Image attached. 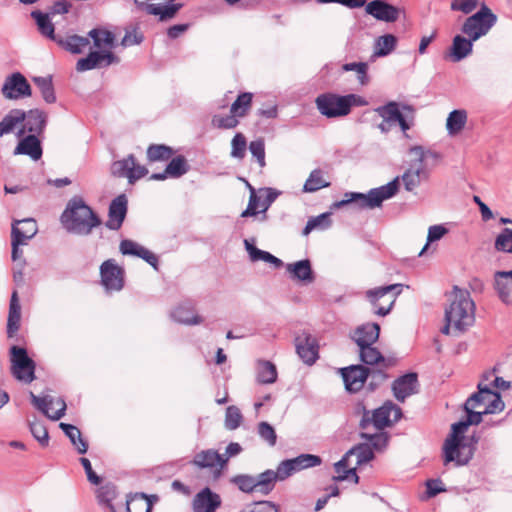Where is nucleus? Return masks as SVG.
I'll return each instance as SVG.
<instances>
[{"instance_id": "f257e3e1", "label": "nucleus", "mask_w": 512, "mask_h": 512, "mask_svg": "<svg viewBox=\"0 0 512 512\" xmlns=\"http://www.w3.org/2000/svg\"><path fill=\"white\" fill-rule=\"evenodd\" d=\"M467 420L454 423L451 433L444 444L445 463L455 462L465 465L474 454V443L465 438L464 434L470 425H477L486 414L499 413L504 409L500 395L489 388L484 381L478 383V392L471 395L465 402Z\"/></svg>"}, {"instance_id": "f03ea898", "label": "nucleus", "mask_w": 512, "mask_h": 512, "mask_svg": "<svg viewBox=\"0 0 512 512\" xmlns=\"http://www.w3.org/2000/svg\"><path fill=\"white\" fill-rule=\"evenodd\" d=\"M476 306L467 289L454 286L449 294V304L445 309V325L442 333L459 335L475 322Z\"/></svg>"}, {"instance_id": "7ed1b4c3", "label": "nucleus", "mask_w": 512, "mask_h": 512, "mask_svg": "<svg viewBox=\"0 0 512 512\" xmlns=\"http://www.w3.org/2000/svg\"><path fill=\"white\" fill-rule=\"evenodd\" d=\"M362 436L367 438L369 443L354 446L347 451L340 461L335 463L334 468L336 476H334V480H352L354 483H358L359 477L356 474V469L373 459L374 454L372 446L375 448H381L387 443V438L383 433H375L372 435L363 433Z\"/></svg>"}, {"instance_id": "20e7f679", "label": "nucleus", "mask_w": 512, "mask_h": 512, "mask_svg": "<svg viewBox=\"0 0 512 512\" xmlns=\"http://www.w3.org/2000/svg\"><path fill=\"white\" fill-rule=\"evenodd\" d=\"M408 168L401 176L405 190L411 192L415 190L423 181H427L430 172L425 162L429 159L438 160L439 154L421 145L411 146L408 151Z\"/></svg>"}, {"instance_id": "39448f33", "label": "nucleus", "mask_w": 512, "mask_h": 512, "mask_svg": "<svg viewBox=\"0 0 512 512\" xmlns=\"http://www.w3.org/2000/svg\"><path fill=\"white\" fill-rule=\"evenodd\" d=\"M64 227L72 233L87 235L100 221L82 199H72L61 216Z\"/></svg>"}, {"instance_id": "423d86ee", "label": "nucleus", "mask_w": 512, "mask_h": 512, "mask_svg": "<svg viewBox=\"0 0 512 512\" xmlns=\"http://www.w3.org/2000/svg\"><path fill=\"white\" fill-rule=\"evenodd\" d=\"M315 104L323 116L339 118L348 115L352 107L365 106L368 102L357 94L338 95L325 93L316 98Z\"/></svg>"}, {"instance_id": "0eeeda50", "label": "nucleus", "mask_w": 512, "mask_h": 512, "mask_svg": "<svg viewBox=\"0 0 512 512\" xmlns=\"http://www.w3.org/2000/svg\"><path fill=\"white\" fill-rule=\"evenodd\" d=\"M398 180L395 178L386 185L371 189L367 194L362 193H346L345 198L334 204L339 208L349 203H357L360 208L373 209L381 206L382 202L392 198L398 191Z\"/></svg>"}, {"instance_id": "6e6552de", "label": "nucleus", "mask_w": 512, "mask_h": 512, "mask_svg": "<svg viewBox=\"0 0 512 512\" xmlns=\"http://www.w3.org/2000/svg\"><path fill=\"white\" fill-rule=\"evenodd\" d=\"M497 16L485 4L473 15L467 17L462 25V33L477 41L488 34L491 28L496 24Z\"/></svg>"}, {"instance_id": "1a4fd4ad", "label": "nucleus", "mask_w": 512, "mask_h": 512, "mask_svg": "<svg viewBox=\"0 0 512 512\" xmlns=\"http://www.w3.org/2000/svg\"><path fill=\"white\" fill-rule=\"evenodd\" d=\"M402 292L401 284H392L366 291V297L375 308V314L386 316L392 309L397 297Z\"/></svg>"}, {"instance_id": "9d476101", "label": "nucleus", "mask_w": 512, "mask_h": 512, "mask_svg": "<svg viewBox=\"0 0 512 512\" xmlns=\"http://www.w3.org/2000/svg\"><path fill=\"white\" fill-rule=\"evenodd\" d=\"M375 112L391 125L398 123L404 137L408 138L407 131L414 125V110L408 106H403L400 110L396 102H389L384 106L375 109Z\"/></svg>"}, {"instance_id": "9b49d317", "label": "nucleus", "mask_w": 512, "mask_h": 512, "mask_svg": "<svg viewBox=\"0 0 512 512\" xmlns=\"http://www.w3.org/2000/svg\"><path fill=\"white\" fill-rule=\"evenodd\" d=\"M11 353V372L21 382L30 383L35 378V363L24 348L13 346Z\"/></svg>"}, {"instance_id": "f8f14e48", "label": "nucleus", "mask_w": 512, "mask_h": 512, "mask_svg": "<svg viewBox=\"0 0 512 512\" xmlns=\"http://www.w3.org/2000/svg\"><path fill=\"white\" fill-rule=\"evenodd\" d=\"M400 418L401 409L392 402H387L374 410L371 417L370 413L366 412L361 420V427L366 429L370 424H373L377 430H381L392 425Z\"/></svg>"}, {"instance_id": "ddd939ff", "label": "nucleus", "mask_w": 512, "mask_h": 512, "mask_svg": "<svg viewBox=\"0 0 512 512\" xmlns=\"http://www.w3.org/2000/svg\"><path fill=\"white\" fill-rule=\"evenodd\" d=\"M1 91L8 100H18L32 95L30 84L19 72H15L5 79Z\"/></svg>"}, {"instance_id": "4468645a", "label": "nucleus", "mask_w": 512, "mask_h": 512, "mask_svg": "<svg viewBox=\"0 0 512 512\" xmlns=\"http://www.w3.org/2000/svg\"><path fill=\"white\" fill-rule=\"evenodd\" d=\"M101 283L107 291H120L124 286V271L113 259L100 266Z\"/></svg>"}, {"instance_id": "2eb2a0df", "label": "nucleus", "mask_w": 512, "mask_h": 512, "mask_svg": "<svg viewBox=\"0 0 512 512\" xmlns=\"http://www.w3.org/2000/svg\"><path fill=\"white\" fill-rule=\"evenodd\" d=\"M111 170L113 175L127 178L130 184L148 174V170L144 166L137 164L132 155L115 161L112 164Z\"/></svg>"}, {"instance_id": "dca6fc26", "label": "nucleus", "mask_w": 512, "mask_h": 512, "mask_svg": "<svg viewBox=\"0 0 512 512\" xmlns=\"http://www.w3.org/2000/svg\"><path fill=\"white\" fill-rule=\"evenodd\" d=\"M365 11L378 21L387 23L396 22L401 13H405V10L394 6L384 0H373L369 3H365Z\"/></svg>"}, {"instance_id": "f3484780", "label": "nucleus", "mask_w": 512, "mask_h": 512, "mask_svg": "<svg viewBox=\"0 0 512 512\" xmlns=\"http://www.w3.org/2000/svg\"><path fill=\"white\" fill-rule=\"evenodd\" d=\"M174 0H135L137 6L148 14L158 16L161 21L174 17L179 6L172 4Z\"/></svg>"}, {"instance_id": "a211bd4d", "label": "nucleus", "mask_w": 512, "mask_h": 512, "mask_svg": "<svg viewBox=\"0 0 512 512\" xmlns=\"http://www.w3.org/2000/svg\"><path fill=\"white\" fill-rule=\"evenodd\" d=\"M31 399L33 404L52 420H59L65 414L66 403L62 398L52 396L40 398L31 393Z\"/></svg>"}, {"instance_id": "6ab92c4d", "label": "nucleus", "mask_w": 512, "mask_h": 512, "mask_svg": "<svg viewBox=\"0 0 512 512\" xmlns=\"http://www.w3.org/2000/svg\"><path fill=\"white\" fill-rule=\"evenodd\" d=\"M341 375L345 388L350 392H356L363 387L368 376V371L361 365H352L342 368Z\"/></svg>"}, {"instance_id": "aec40b11", "label": "nucleus", "mask_w": 512, "mask_h": 512, "mask_svg": "<svg viewBox=\"0 0 512 512\" xmlns=\"http://www.w3.org/2000/svg\"><path fill=\"white\" fill-rule=\"evenodd\" d=\"M118 62V58L113 53L90 52L87 57L81 58L77 61L76 70L84 72L92 70L97 67L108 66L112 63Z\"/></svg>"}, {"instance_id": "412c9836", "label": "nucleus", "mask_w": 512, "mask_h": 512, "mask_svg": "<svg viewBox=\"0 0 512 512\" xmlns=\"http://www.w3.org/2000/svg\"><path fill=\"white\" fill-rule=\"evenodd\" d=\"M296 351L306 364H313L318 357L315 338L307 333L299 334L295 339Z\"/></svg>"}, {"instance_id": "4be33fe9", "label": "nucleus", "mask_w": 512, "mask_h": 512, "mask_svg": "<svg viewBox=\"0 0 512 512\" xmlns=\"http://www.w3.org/2000/svg\"><path fill=\"white\" fill-rule=\"evenodd\" d=\"M119 249L123 255L137 256L150 264L155 270L158 269L157 256L144 246L132 240H123L120 243Z\"/></svg>"}, {"instance_id": "5701e85b", "label": "nucleus", "mask_w": 512, "mask_h": 512, "mask_svg": "<svg viewBox=\"0 0 512 512\" xmlns=\"http://www.w3.org/2000/svg\"><path fill=\"white\" fill-rule=\"evenodd\" d=\"M494 288L501 302L512 306V270L497 271L494 274Z\"/></svg>"}, {"instance_id": "b1692460", "label": "nucleus", "mask_w": 512, "mask_h": 512, "mask_svg": "<svg viewBox=\"0 0 512 512\" xmlns=\"http://www.w3.org/2000/svg\"><path fill=\"white\" fill-rule=\"evenodd\" d=\"M220 496L212 492L209 488H204L196 494L193 500L194 512H215L220 506Z\"/></svg>"}, {"instance_id": "393cba45", "label": "nucleus", "mask_w": 512, "mask_h": 512, "mask_svg": "<svg viewBox=\"0 0 512 512\" xmlns=\"http://www.w3.org/2000/svg\"><path fill=\"white\" fill-rule=\"evenodd\" d=\"M127 212V198L124 194L116 197L109 207V218L107 227L117 230L121 227Z\"/></svg>"}, {"instance_id": "a878e982", "label": "nucleus", "mask_w": 512, "mask_h": 512, "mask_svg": "<svg viewBox=\"0 0 512 512\" xmlns=\"http://www.w3.org/2000/svg\"><path fill=\"white\" fill-rule=\"evenodd\" d=\"M46 123V114L38 109L30 110L25 113V119L22 128L17 132L19 138L23 137L26 132L39 133L43 130Z\"/></svg>"}, {"instance_id": "bb28decb", "label": "nucleus", "mask_w": 512, "mask_h": 512, "mask_svg": "<svg viewBox=\"0 0 512 512\" xmlns=\"http://www.w3.org/2000/svg\"><path fill=\"white\" fill-rule=\"evenodd\" d=\"M417 388V376L410 373L399 377L394 381L392 390L398 401H404L408 396L414 394Z\"/></svg>"}, {"instance_id": "cd10ccee", "label": "nucleus", "mask_w": 512, "mask_h": 512, "mask_svg": "<svg viewBox=\"0 0 512 512\" xmlns=\"http://www.w3.org/2000/svg\"><path fill=\"white\" fill-rule=\"evenodd\" d=\"M380 327L376 323H366L357 327L352 339L358 347L373 345L379 338Z\"/></svg>"}, {"instance_id": "c85d7f7f", "label": "nucleus", "mask_w": 512, "mask_h": 512, "mask_svg": "<svg viewBox=\"0 0 512 512\" xmlns=\"http://www.w3.org/2000/svg\"><path fill=\"white\" fill-rule=\"evenodd\" d=\"M193 463L199 468L217 467L219 470H222L227 464V459H224L216 450L208 449L197 453Z\"/></svg>"}, {"instance_id": "c756f323", "label": "nucleus", "mask_w": 512, "mask_h": 512, "mask_svg": "<svg viewBox=\"0 0 512 512\" xmlns=\"http://www.w3.org/2000/svg\"><path fill=\"white\" fill-rule=\"evenodd\" d=\"M88 35L93 40L94 47L96 48L95 52H100L101 54L106 52L112 53V49L115 46V36L112 32L96 28L92 29Z\"/></svg>"}, {"instance_id": "7c9ffc66", "label": "nucleus", "mask_w": 512, "mask_h": 512, "mask_svg": "<svg viewBox=\"0 0 512 512\" xmlns=\"http://www.w3.org/2000/svg\"><path fill=\"white\" fill-rule=\"evenodd\" d=\"M170 315L175 322L184 325H198L203 322V318L188 303L179 304L171 311Z\"/></svg>"}, {"instance_id": "2f4dec72", "label": "nucleus", "mask_w": 512, "mask_h": 512, "mask_svg": "<svg viewBox=\"0 0 512 512\" xmlns=\"http://www.w3.org/2000/svg\"><path fill=\"white\" fill-rule=\"evenodd\" d=\"M286 270L293 280L304 284L312 283L314 280L311 265L307 259L287 264Z\"/></svg>"}, {"instance_id": "473e14b6", "label": "nucleus", "mask_w": 512, "mask_h": 512, "mask_svg": "<svg viewBox=\"0 0 512 512\" xmlns=\"http://www.w3.org/2000/svg\"><path fill=\"white\" fill-rule=\"evenodd\" d=\"M475 40L465 37L463 35H456L453 38L450 48V57L452 61L459 62L469 56L473 50V43Z\"/></svg>"}, {"instance_id": "72a5a7b5", "label": "nucleus", "mask_w": 512, "mask_h": 512, "mask_svg": "<svg viewBox=\"0 0 512 512\" xmlns=\"http://www.w3.org/2000/svg\"><path fill=\"white\" fill-rule=\"evenodd\" d=\"M37 230L35 220L30 218L19 220L12 227V239H18L20 242L27 244L28 240L36 235Z\"/></svg>"}, {"instance_id": "f704fd0d", "label": "nucleus", "mask_w": 512, "mask_h": 512, "mask_svg": "<svg viewBox=\"0 0 512 512\" xmlns=\"http://www.w3.org/2000/svg\"><path fill=\"white\" fill-rule=\"evenodd\" d=\"M28 155L33 160L40 159L42 155V149L40 146V142L38 138L32 134L28 135L26 137L23 136V138L20 140L18 145L16 146L14 150V155Z\"/></svg>"}, {"instance_id": "c9c22d12", "label": "nucleus", "mask_w": 512, "mask_h": 512, "mask_svg": "<svg viewBox=\"0 0 512 512\" xmlns=\"http://www.w3.org/2000/svg\"><path fill=\"white\" fill-rule=\"evenodd\" d=\"M25 119V112L20 109L11 110L0 121V137L9 134L15 130L17 132L22 128L23 120Z\"/></svg>"}, {"instance_id": "e433bc0d", "label": "nucleus", "mask_w": 512, "mask_h": 512, "mask_svg": "<svg viewBox=\"0 0 512 512\" xmlns=\"http://www.w3.org/2000/svg\"><path fill=\"white\" fill-rule=\"evenodd\" d=\"M397 37L393 34H385L375 39L372 58L385 57L391 54L397 46Z\"/></svg>"}, {"instance_id": "4c0bfd02", "label": "nucleus", "mask_w": 512, "mask_h": 512, "mask_svg": "<svg viewBox=\"0 0 512 512\" xmlns=\"http://www.w3.org/2000/svg\"><path fill=\"white\" fill-rule=\"evenodd\" d=\"M467 112L464 109H456L449 113L446 119V129L450 136L458 135L466 126Z\"/></svg>"}, {"instance_id": "58836bf2", "label": "nucleus", "mask_w": 512, "mask_h": 512, "mask_svg": "<svg viewBox=\"0 0 512 512\" xmlns=\"http://www.w3.org/2000/svg\"><path fill=\"white\" fill-rule=\"evenodd\" d=\"M21 319V306L19 303L17 292L14 291L10 300L9 307V315H8V323H7V332L9 336H12L20 326Z\"/></svg>"}, {"instance_id": "ea45409f", "label": "nucleus", "mask_w": 512, "mask_h": 512, "mask_svg": "<svg viewBox=\"0 0 512 512\" xmlns=\"http://www.w3.org/2000/svg\"><path fill=\"white\" fill-rule=\"evenodd\" d=\"M359 355L361 361L367 365H380L384 368L389 366V363L386 361V359L372 345L359 347Z\"/></svg>"}, {"instance_id": "a19ab883", "label": "nucleus", "mask_w": 512, "mask_h": 512, "mask_svg": "<svg viewBox=\"0 0 512 512\" xmlns=\"http://www.w3.org/2000/svg\"><path fill=\"white\" fill-rule=\"evenodd\" d=\"M31 16L36 21L38 30L40 31V33L43 36H45L53 41H57V38L54 33V24L52 23V20H51L49 14H45L40 11H33L31 13Z\"/></svg>"}, {"instance_id": "79ce46f5", "label": "nucleus", "mask_w": 512, "mask_h": 512, "mask_svg": "<svg viewBox=\"0 0 512 512\" xmlns=\"http://www.w3.org/2000/svg\"><path fill=\"white\" fill-rule=\"evenodd\" d=\"M56 42L64 49L73 54L82 53L90 44L88 38L81 37L78 35H72L67 37L66 39H57Z\"/></svg>"}, {"instance_id": "37998d69", "label": "nucleus", "mask_w": 512, "mask_h": 512, "mask_svg": "<svg viewBox=\"0 0 512 512\" xmlns=\"http://www.w3.org/2000/svg\"><path fill=\"white\" fill-rule=\"evenodd\" d=\"M328 186H330V182L324 177V172L320 169H315L305 181L303 191L312 193Z\"/></svg>"}, {"instance_id": "c03bdc74", "label": "nucleus", "mask_w": 512, "mask_h": 512, "mask_svg": "<svg viewBox=\"0 0 512 512\" xmlns=\"http://www.w3.org/2000/svg\"><path fill=\"white\" fill-rule=\"evenodd\" d=\"M252 99L253 94L250 92L239 94L230 107V113L235 114L238 118L245 117L251 108Z\"/></svg>"}, {"instance_id": "a18cd8bd", "label": "nucleus", "mask_w": 512, "mask_h": 512, "mask_svg": "<svg viewBox=\"0 0 512 512\" xmlns=\"http://www.w3.org/2000/svg\"><path fill=\"white\" fill-rule=\"evenodd\" d=\"M59 426L63 430V432L68 436V438L76 447L79 453L84 454L87 452L88 445L82 439L81 432L77 427L67 423H60Z\"/></svg>"}, {"instance_id": "49530a36", "label": "nucleus", "mask_w": 512, "mask_h": 512, "mask_svg": "<svg viewBox=\"0 0 512 512\" xmlns=\"http://www.w3.org/2000/svg\"><path fill=\"white\" fill-rule=\"evenodd\" d=\"M277 379V370L275 365L269 361H259L257 363V381L262 384L274 383Z\"/></svg>"}, {"instance_id": "de8ad7c7", "label": "nucleus", "mask_w": 512, "mask_h": 512, "mask_svg": "<svg viewBox=\"0 0 512 512\" xmlns=\"http://www.w3.org/2000/svg\"><path fill=\"white\" fill-rule=\"evenodd\" d=\"M247 186L251 192L247 208L241 213V217L255 216L259 212L265 213L269 203L261 202L256 195L254 188L248 183Z\"/></svg>"}, {"instance_id": "09e8293b", "label": "nucleus", "mask_w": 512, "mask_h": 512, "mask_svg": "<svg viewBox=\"0 0 512 512\" xmlns=\"http://www.w3.org/2000/svg\"><path fill=\"white\" fill-rule=\"evenodd\" d=\"M128 512H151L152 503L145 494H135L126 503Z\"/></svg>"}, {"instance_id": "8fccbe9b", "label": "nucleus", "mask_w": 512, "mask_h": 512, "mask_svg": "<svg viewBox=\"0 0 512 512\" xmlns=\"http://www.w3.org/2000/svg\"><path fill=\"white\" fill-rule=\"evenodd\" d=\"M278 479V472L267 470L261 474H259L257 477H255L256 480V487L257 491L268 493L274 485L275 480Z\"/></svg>"}, {"instance_id": "3c124183", "label": "nucleus", "mask_w": 512, "mask_h": 512, "mask_svg": "<svg viewBox=\"0 0 512 512\" xmlns=\"http://www.w3.org/2000/svg\"><path fill=\"white\" fill-rule=\"evenodd\" d=\"M33 81L40 89L42 97L47 103H54L56 101V96L50 77H35Z\"/></svg>"}, {"instance_id": "603ef678", "label": "nucleus", "mask_w": 512, "mask_h": 512, "mask_svg": "<svg viewBox=\"0 0 512 512\" xmlns=\"http://www.w3.org/2000/svg\"><path fill=\"white\" fill-rule=\"evenodd\" d=\"M247 149V140L244 134L236 133L231 140L230 156L237 160H242L245 157Z\"/></svg>"}, {"instance_id": "864d4df0", "label": "nucleus", "mask_w": 512, "mask_h": 512, "mask_svg": "<svg viewBox=\"0 0 512 512\" xmlns=\"http://www.w3.org/2000/svg\"><path fill=\"white\" fill-rule=\"evenodd\" d=\"M494 247L499 252L512 254V228H504L497 235Z\"/></svg>"}, {"instance_id": "5fc2aeb1", "label": "nucleus", "mask_w": 512, "mask_h": 512, "mask_svg": "<svg viewBox=\"0 0 512 512\" xmlns=\"http://www.w3.org/2000/svg\"><path fill=\"white\" fill-rule=\"evenodd\" d=\"M330 224V213H322L308 220L303 230V234L308 235L312 230L317 228L326 229L330 226Z\"/></svg>"}, {"instance_id": "6e6d98bb", "label": "nucleus", "mask_w": 512, "mask_h": 512, "mask_svg": "<svg viewBox=\"0 0 512 512\" xmlns=\"http://www.w3.org/2000/svg\"><path fill=\"white\" fill-rule=\"evenodd\" d=\"M343 71H354L361 85H366L369 81L367 76L368 65L364 62L346 63L342 66Z\"/></svg>"}, {"instance_id": "4d7b16f0", "label": "nucleus", "mask_w": 512, "mask_h": 512, "mask_svg": "<svg viewBox=\"0 0 512 512\" xmlns=\"http://www.w3.org/2000/svg\"><path fill=\"white\" fill-rule=\"evenodd\" d=\"M447 233H448V229L442 224L430 226L428 228V233H427V242H426L425 246L423 247V249L421 250V252L419 253V255L420 256L423 255L431 243L439 241Z\"/></svg>"}, {"instance_id": "13d9d810", "label": "nucleus", "mask_w": 512, "mask_h": 512, "mask_svg": "<svg viewBox=\"0 0 512 512\" xmlns=\"http://www.w3.org/2000/svg\"><path fill=\"white\" fill-rule=\"evenodd\" d=\"M172 155V149L165 145H151L147 149V157L150 161L167 160Z\"/></svg>"}, {"instance_id": "bf43d9fd", "label": "nucleus", "mask_w": 512, "mask_h": 512, "mask_svg": "<svg viewBox=\"0 0 512 512\" xmlns=\"http://www.w3.org/2000/svg\"><path fill=\"white\" fill-rule=\"evenodd\" d=\"M242 422V414L236 406H229L225 414V427L229 430L237 429Z\"/></svg>"}, {"instance_id": "052dcab7", "label": "nucleus", "mask_w": 512, "mask_h": 512, "mask_svg": "<svg viewBox=\"0 0 512 512\" xmlns=\"http://www.w3.org/2000/svg\"><path fill=\"white\" fill-rule=\"evenodd\" d=\"M187 164L183 157L173 158L166 167V173L171 177H180L187 172Z\"/></svg>"}, {"instance_id": "680f3d73", "label": "nucleus", "mask_w": 512, "mask_h": 512, "mask_svg": "<svg viewBox=\"0 0 512 512\" xmlns=\"http://www.w3.org/2000/svg\"><path fill=\"white\" fill-rule=\"evenodd\" d=\"M249 151L252 154L253 157L256 158L259 166L261 168L265 167V144L264 140L259 138L256 140H253L249 144Z\"/></svg>"}, {"instance_id": "e2e57ef3", "label": "nucleus", "mask_w": 512, "mask_h": 512, "mask_svg": "<svg viewBox=\"0 0 512 512\" xmlns=\"http://www.w3.org/2000/svg\"><path fill=\"white\" fill-rule=\"evenodd\" d=\"M212 124L220 129H233L238 126L239 118L232 113L227 116L216 115L212 118Z\"/></svg>"}, {"instance_id": "0e129e2a", "label": "nucleus", "mask_w": 512, "mask_h": 512, "mask_svg": "<svg viewBox=\"0 0 512 512\" xmlns=\"http://www.w3.org/2000/svg\"><path fill=\"white\" fill-rule=\"evenodd\" d=\"M298 471H300V468L296 465L295 458L282 461L277 467L278 479L284 480Z\"/></svg>"}, {"instance_id": "69168bd1", "label": "nucleus", "mask_w": 512, "mask_h": 512, "mask_svg": "<svg viewBox=\"0 0 512 512\" xmlns=\"http://www.w3.org/2000/svg\"><path fill=\"white\" fill-rule=\"evenodd\" d=\"M258 434L262 440L269 446H274L277 441V435L274 428L267 422H260L258 425Z\"/></svg>"}, {"instance_id": "338daca9", "label": "nucleus", "mask_w": 512, "mask_h": 512, "mask_svg": "<svg viewBox=\"0 0 512 512\" xmlns=\"http://www.w3.org/2000/svg\"><path fill=\"white\" fill-rule=\"evenodd\" d=\"M30 431L34 438L42 445L46 446L49 441V436L46 427L38 422L34 421L30 423Z\"/></svg>"}, {"instance_id": "774afa93", "label": "nucleus", "mask_w": 512, "mask_h": 512, "mask_svg": "<svg viewBox=\"0 0 512 512\" xmlns=\"http://www.w3.org/2000/svg\"><path fill=\"white\" fill-rule=\"evenodd\" d=\"M479 4V0H452L451 10L460 11L463 14L472 13Z\"/></svg>"}]
</instances>
